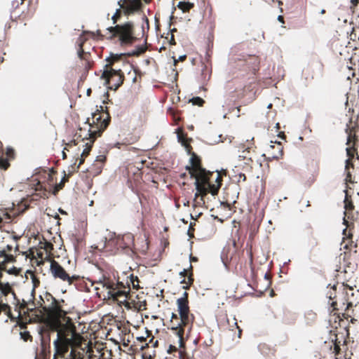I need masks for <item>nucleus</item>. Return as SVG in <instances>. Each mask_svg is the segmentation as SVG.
Here are the masks:
<instances>
[{"label": "nucleus", "instance_id": "1", "mask_svg": "<svg viewBox=\"0 0 359 359\" xmlns=\"http://www.w3.org/2000/svg\"><path fill=\"white\" fill-rule=\"evenodd\" d=\"M188 295V293L184 292L183 296L177 299L178 313H172L170 320V329L177 337L180 348L184 347L185 344V332H191L195 320V317L189 309Z\"/></svg>", "mask_w": 359, "mask_h": 359}, {"label": "nucleus", "instance_id": "2", "mask_svg": "<svg viewBox=\"0 0 359 359\" xmlns=\"http://www.w3.org/2000/svg\"><path fill=\"white\" fill-rule=\"evenodd\" d=\"M128 278L130 280H127L126 284H124L122 282L103 276L102 278L97 282V284L107 290L109 299H112L119 304H123L126 307L129 308L130 304L128 299L130 298V284L133 288L137 290L140 288V281L137 276H135L133 274Z\"/></svg>", "mask_w": 359, "mask_h": 359}, {"label": "nucleus", "instance_id": "3", "mask_svg": "<svg viewBox=\"0 0 359 359\" xmlns=\"http://www.w3.org/2000/svg\"><path fill=\"white\" fill-rule=\"evenodd\" d=\"M104 36L106 40L114 41L121 46H131L139 39V34H136L133 21L109 27L104 32Z\"/></svg>", "mask_w": 359, "mask_h": 359}, {"label": "nucleus", "instance_id": "4", "mask_svg": "<svg viewBox=\"0 0 359 359\" xmlns=\"http://www.w3.org/2000/svg\"><path fill=\"white\" fill-rule=\"evenodd\" d=\"M40 306L47 314L46 325L50 329L57 330L60 326V319L67 314L62 309L65 301L56 299L50 293L46 292L40 297Z\"/></svg>", "mask_w": 359, "mask_h": 359}, {"label": "nucleus", "instance_id": "5", "mask_svg": "<svg viewBox=\"0 0 359 359\" xmlns=\"http://www.w3.org/2000/svg\"><path fill=\"white\" fill-rule=\"evenodd\" d=\"M125 56L124 53H111L110 56L106 59L107 64L104 65L101 79L105 80V84L111 90H116L123 83V72L121 69L114 67L116 63L119 62H121L123 65H126Z\"/></svg>", "mask_w": 359, "mask_h": 359}, {"label": "nucleus", "instance_id": "6", "mask_svg": "<svg viewBox=\"0 0 359 359\" xmlns=\"http://www.w3.org/2000/svg\"><path fill=\"white\" fill-rule=\"evenodd\" d=\"M342 293L335 300L330 303V313L335 316V318H338L339 322L344 318L348 320L351 317L353 313L351 309L353 304L351 299V297L353 296V289L344 282H342Z\"/></svg>", "mask_w": 359, "mask_h": 359}, {"label": "nucleus", "instance_id": "7", "mask_svg": "<svg viewBox=\"0 0 359 359\" xmlns=\"http://www.w3.org/2000/svg\"><path fill=\"white\" fill-rule=\"evenodd\" d=\"M189 163L190 165L186 166V170L189 171L191 178L196 180L195 186L197 192L195 194V198L199 196L203 197L208 194L205 186L210 172L202 167L201 158L195 153L191 154Z\"/></svg>", "mask_w": 359, "mask_h": 359}, {"label": "nucleus", "instance_id": "8", "mask_svg": "<svg viewBox=\"0 0 359 359\" xmlns=\"http://www.w3.org/2000/svg\"><path fill=\"white\" fill-rule=\"evenodd\" d=\"M111 121L109 113L106 111L102 114L97 110L93 114L92 123H89L90 128L87 134L82 137L81 142L84 144V140H89L88 142L93 144L97 137L100 136L102 132L107 128Z\"/></svg>", "mask_w": 359, "mask_h": 359}, {"label": "nucleus", "instance_id": "9", "mask_svg": "<svg viewBox=\"0 0 359 359\" xmlns=\"http://www.w3.org/2000/svg\"><path fill=\"white\" fill-rule=\"evenodd\" d=\"M72 339L66 337H61L59 333L58 337L53 341L55 353L53 359H83V353L76 348H72L69 354L68 353L69 347L72 346Z\"/></svg>", "mask_w": 359, "mask_h": 359}, {"label": "nucleus", "instance_id": "10", "mask_svg": "<svg viewBox=\"0 0 359 359\" xmlns=\"http://www.w3.org/2000/svg\"><path fill=\"white\" fill-rule=\"evenodd\" d=\"M134 247V236L132 233H128L122 236H118L107 241L104 244V249L111 254L118 252H133Z\"/></svg>", "mask_w": 359, "mask_h": 359}, {"label": "nucleus", "instance_id": "11", "mask_svg": "<svg viewBox=\"0 0 359 359\" xmlns=\"http://www.w3.org/2000/svg\"><path fill=\"white\" fill-rule=\"evenodd\" d=\"M60 326L57 330L50 329L52 331H56L57 332V337L59 333L60 336L66 337L69 338L71 336L72 340L76 339L77 337H79V334L76 332V326L74 325L72 320L67 314L65 316L61 317L60 319Z\"/></svg>", "mask_w": 359, "mask_h": 359}, {"label": "nucleus", "instance_id": "12", "mask_svg": "<svg viewBox=\"0 0 359 359\" xmlns=\"http://www.w3.org/2000/svg\"><path fill=\"white\" fill-rule=\"evenodd\" d=\"M50 271L55 278H58L63 282L72 285L74 281L79 279L77 276H70L66 270L55 260L50 262Z\"/></svg>", "mask_w": 359, "mask_h": 359}, {"label": "nucleus", "instance_id": "13", "mask_svg": "<svg viewBox=\"0 0 359 359\" xmlns=\"http://www.w3.org/2000/svg\"><path fill=\"white\" fill-rule=\"evenodd\" d=\"M233 245V248H224L221 255L222 262L226 267L230 266H236L240 262V253L235 249V243Z\"/></svg>", "mask_w": 359, "mask_h": 359}, {"label": "nucleus", "instance_id": "14", "mask_svg": "<svg viewBox=\"0 0 359 359\" xmlns=\"http://www.w3.org/2000/svg\"><path fill=\"white\" fill-rule=\"evenodd\" d=\"M118 5L123 9L125 15H133L142 8V3L139 0H119Z\"/></svg>", "mask_w": 359, "mask_h": 359}, {"label": "nucleus", "instance_id": "15", "mask_svg": "<svg viewBox=\"0 0 359 359\" xmlns=\"http://www.w3.org/2000/svg\"><path fill=\"white\" fill-rule=\"evenodd\" d=\"M83 147V150L82 153L81 154V157L79 158V163L76 165V161H78V158H76V161L74 164L71 165L68 168V174L67 175L68 177H70L72 175L73 173L75 172H77L79 166L83 163L85 161V158L88 156L89 154L91 149H92V142H86L85 144L82 143V144H79V149H80V147Z\"/></svg>", "mask_w": 359, "mask_h": 359}, {"label": "nucleus", "instance_id": "16", "mask_svg": "<svg viewBox=\"0 0 359 359\" xmlns=\"http://www.w3.org/2000/svg\"><path fill=\"white\" fill-rule=\"evenodd\" d=\"M13 247L11 245H7L5 248L0 250V259L3 258L2 264L12 263L15 262L18 255H20L19 245L16 243L14 249V254H12Z\"/></svg>", "mask_w": 359, "mask_h": 359}, {"label": "nucleus", "instance_id": "17", "mask_svg": "<svg viewBox=\"0 0 359 359\" xmlns=\"http://www.w3.org/2000/svg\"><path fill=\"white\" fill-rule=\"evenodd\" d=\"M214 172H210V175H208V180L205 184V188L208 193H211L212 195L215 196L218 194L219 189L222 186V177L220 172H216L215 182L216 184H211L210 182V179L213 177Z\"/></svg>", "mask_w": 359, "mask_h": 359}, {"label": "nucleus", "instance_id": "18", "mask_svg": "<svg viewBox=\"0 0 359 359\" xmlns=\"http://www.w3.org/2000/svg\"><path fill=\"white\" fill-rule=\"evenodd\" d=\"M345 198H344V208H345V218L346 217L347 219L354 221L356 219V217L355 213L353 212L354 210V205L352 201L351 196L348 195V191H345Z\"/></svg>", "mask_w": 359, "mask_h": 359}, {"label": "nucleus", "instance_id": "19", "mask_svg": "<svg viewBox=\"0 0 359 359\" xmlns=\"http://www.w3.org/2000/svg\"><path fill=\"white\" fill-rule=\"evenodd\" d=\"M11 295L13 299H16V294L11 284L8 282H0V299H4V302L8 303V297Z\"/></svg>", "mask_w": 359, "mask_h": 359}, {"label": "nucleus", "instance_id": "20", "mask_svg": "<svg viewBox=\"0 0 359 359\" xmlns=\"http://www.w3.org/2000/svg\"><path fill=\"white\" fill-rule=\"evenodd\" d=\"M158 346V341L154 340V337H151L149 341L144 344L141 345L140 349L144 351L142 356L144 358L152 359L156 355V351L153 350L151 352L148 351L149 348H156Z\"/></svg>", "mask_w": 359, "mask_h": 359}, {"label": "nucleus", "instance_id": "21", "mask_svg": "<svg viewBox=\"0 0 359 359\" xmlns=\"http://www.w3.org/2000/svg\"><path fill=\"white\" fill-rule=\"evenodd\" d=\"M86 40H87L86 37H85L83 36H81L78 39V41H77V43H78V46H79L78 56L81 60H85L87 62V65H89L90 62V53L85 52L83 50V44L85 43Z\"/></svg>", "mask_w": 359, "mask_h": 359}, {"label": "nucleus", "instance_id": "22", "mask_svg": "<svg viewBox=\"0 0 359 359\" xmlns=\"http://www.w3.org/2000/svg\"><path fill=\"white\" fill-rule=\"evenodd\" d=\"M276 145H271L268 150L270 158L273 159H278L283 154V147L280 142H276Z\"/></svg>", "mask_w": 359, "mask_h": 359}, {"label": "nucleus", "instance_id": "23", "mask_svg": "<svg viewBox=\"0 0 359 359\" xmlns=\"http://www.w3.org/2000/svg\"><path fill=\"white\" fill-rule=\"evenodd\" d=\"M352 121H349V123L346 125V133L348 135L346 145H355L358 141L357 136L355 132V128L351 126Z\"/></svg>", "mask_w": 359, "mask_h": 359}, {"label": "nucleus", "instance_id": "24", "mask_svg": "<svg viewBox=\"0 0 359 359\" xmlns=\"http://www.w3.org/2000/svg\"><path fill=\"white\" fill-rule=\"evenodd\" d=\"M350 265H351V263H349V265L347 266L348 271L347 269H345L337 274V278L344 283V281H348L353 276L354 266H351Z\"/></svg>", "mask_w": 359, "mask_h": 359}, {"label": "nucleus", "instance_id": "25", "mask_svg": "<svg viewBox=\"0 0 359 359\" xmlns=\"http://www.w3.org/2000/svg\"><path fill=\"white\" fill-rule=\"evenodd\" d=\"M13 304H15V311L18 312V315L15 317L13 321H15L17 319H20L22 316V311L27 307V303L23 300L20 302V299L16 297V299H13Z\"/></svg>", "mask_w": 359, "mask_h": 359}, {"label": "nucleus", "instance_id": "26", "mask_svg": "<svg viewBox=\"0 0 359 359\" xmlns=\"http://www.w3.org/2000/svg\"><path fill=\"white\" fill-rule=\"evenodd\" d=\"M79 131H80V133H81L82 132V129L80 128ZM75 137H76V139H74V140H71L69 142L66 144V146L64 148V150L62 151V158L63 159H66L67 158V154H66L65 150L68 151L69 148L79 144L80 142L78 141V139H79V137H82V135L81 133H76V135H75Z\"/></svg>", "mask_w": 359, "mask_h": 359}, {"label": "nucleus", "instance_id": "27", "mask_svg": "<svg viewBox=\"0 0 359 359\" xmlns=\"http://www.w3.org/2000/svg\"><path fill=\"white\" fill-rule=\"evenodd\" d=\"M39 247L41 249H43L46 251L45 259L49 258L52 255V251L53 250V245L46 240L39 243Z\"/></svg>", "mask_w": 359, "mask_h": 359}, {"label": "nucleus", "instance_id": "28", "mask_svg": "<svg viewBox=\"0 0 359 359\" xmlns=\"http://www.w3.org/2000/svg\"><path fill=\"white\" fill-rule=\"evenodd\" d=\"M337 284H334L330 287H327V291L326 292V297L330 300H335L339 295H337Z\"/></svg>", "mask_w": 359, "mask_h": 359}, {"label": "nucleus", "instance_id": "29", "mask_svg": "<svg viewBox=\"0 0 359 359\" xmlns=\"http://www.w3.org/2000/svg\"><path fill=\"white\" fill-rule=\"evenodd\" d=\"M36 191H39L38 194L40 195L41 197H44L46 196V192L48 191V188L46 184L41 181H38L35 185L34 188Z\"/></svg>", "mask_w": 359, "mask_h": 359}, {"label": "nucleus", "instance_id": "30", "mask_svg": "<svg viewBox=\"0 0 359 359\" xmlns=\"http://www.w3.org/2000/svg\"><path fill=\"white\" fill-rule=\"evenodd\" d=\"M190 270H191V271L189 273L187 280H186V278H184L181 281V283L185 285L183 286V288L186 289V290H187L190 287V286L193 284L194 280V277H193L192 266L191 265H190Z\"/></svg>", "mask_w": 359, "mask_h": 359}, {"label": "nucleus", "instance_id": "31", "mask_svg": "<svg viewBox=\"0 0 359 359\" xmlns=\"http://www.w3.org/2000/svg\"><path fill=\"white\" fill-rule=\"evenodd\" d=\"M149 19L146 16H144L142 18V32L137 34H139V39L142 38L144 36L145 33L149 31Z\"/></svg>", "mask_w": 359, "mask_h": 359}, {"label": "nucleus", "instance_id": "32", "mask_svg": "<svg viewBox=\"0 0 359 359\" xmlns=\"http://www.w3.org/2000/svg\"><path fill=\"white\" fill-rule=\"evenodd\" d=\"M194 6V4L189 1H180L177 5L178 8L182 10L183 13L189 12Z\"/></svg>", "mask_w": 359, "mask_h": 359}, {"label": "nucleus", "instance_id": "33", "mask_svg": "<svg viewBox=\"0 0 359 359\" xmlns=\"http://www.w3.org/2000/svg\"><path fill=\"white\" fill-rule=\"evenodd\" d=\"M123 14V9L121 8V7L116 10V12L111 17V20L114 25L118 24L117 22L120 20Z\"/></svg>", "mask_w": 359, "mask_h": 359}, {"label": "nucleus", "instance_id": "34", "mask_svg": "<svg viewBox=\"0 0 359 359\" xmlns=\"http://www.w3.org/2000/svg\"><path fill=\"white\" fill-rule=\"evenodd\" d=\"M346 151L348 158H353L355 154L358 155V150L355 145H348V147L346 148Z\"/></svg>", "mask_w": 359, "mask_h": 359}, {"label": "nucleus", "instance_id": "35", "mask_svg": "<svg viewBox=\"0 0 359 359\" xmlns=\"http://www.w3.org/2000/svg\"><path fill=\"white\" fill-rule=\"evenodd\" d=\"M86 34H88L91 35L93 38H97L100 40H104L106 39V36H104V34H102V32L100 29H97L96 32H83V34L81 36H85L84 35Z\"/></svg>", "mask_w": 359, "mask_h": 359}, {"label": "nucleus", "instance_id": "36", "mask_svg": "<svg viewBox=\"0 0 359 359\" xmlns=\"http://www.w3.org/2000/svg\"><path fill=\"white\" fill-rule=\"evenodd\" d=\"M69 177H68L65 173V176L63 177V178L62 179L61 182L58 184H56L54 187V190H53V194H56L57 192H58L60 189H62L63 188V187L65 186V184L66 182H67L69 180Z\"/></svg>", "mask_w": 359, "mask_h": 359}, {"label": "nucleus", "instance_id": "37", "mask_svg": "<svg viewBox=\"0 0 359 359\" xmlns=\"http://www.w3.org/2000/svg\"><path fill=\"white\" fill-rule=\"evenodd\" d=\"M177 130V137L179 142H180L182 144L183 143V141L187 142V140H191V138L187 137V133H184L182 129L179 128Z\"/></svg>", "mask_w": 359, "mask_h": 359}, {"label": "nucleus", "instance_id": "38", "mask_svg": "<svg viewBox=\"0 0 359 359\" xmlns=\"http://www.w3.org/2000/svg\"><path fill=\"white\" fill-rule=\"evenodd\" d=\"M20 338L24 341H32V336L30 334L29 332L27 330H23L20 332Z\"/></svg>", "mask_w": 359, "mask_h": 359}, {"label": "nucleus", "instance_id": "39", "mask_svg": "<svg viewBox=\"0 0 359 359\" xmlns=\"http://www.w3.org/2000/svg\"><path fill=\"white\" fill-rule=\"evenodd\" d=\"M35 251H36V248H30L27 252H20V254L22 253L23 255H25L26 258H29L30 259H36Z\"/></svg>", "mask_w": 359, "mask_h": 359}, {"label": "nucleus", "instance_id": "40", "mask_svg": "<svg viewBox=\"0 0 359 359\" xmlns=\"http://www.w3.org/2000/svg\"><path fill=\"white\" fill-rule=\"evenodd\" d=\"M190 101L193 103L194 105H198L199 107H202L205 103L204 100L200 97H193Z\"/></svg>", "mask_w": 359, "mask_h": 359}, {"label": "nucleus", "instance_id": "41", "mask_svg": "<svg viewBox=\"0 0 359 359\" xmlns=\"http://www.w3.org/2000/svg\"><path fill=\"white\" fill-rule=\"evenodd\" d=\"M10 166V163L7 158H0V168L6 170Z\"/></svg>", "mask_w": 359, "mask_h": 359}, {"label": "nucleus", "instance_id": "42", "mask_svg": "<svg viewBox=\"0 0 359 359\" xmlns=\"http://www.w3.org/2000/svg\"><path fill=\"white\" fill-rule=\"evenodd\" d=\"M340 351H341L340 341H337V339H336L334 342V347H333L332 352L335 355H339L340 353Z\"/></svg>", "mask_w": 359, "mask_h": 359}, {"label": "nucleus", "instance_id": "43", "mask_svg": "<svg viewBox=\"0 0 359 359\" xmlns=\"http://www.w3.org/2000/svg\"><path fill=\"white\" fill-rule=\"evenodd\" d=\"M191 141V140H187V142L183 141V143L182 144L185 147L187 153L191 156V154H193L194 152L192 151L193 148L190 144Z\"/></svg>", "mask_w": 359, "mask_h": 359}, {"label": "nucleus", "instance_id": "44", "mask_svg": "<svg viewBox=\"0 0 359 359\" xmlns=\"http://www.w3.org/2000/svg\"><path fill=\"white\" fill-rule=\"evenodd\" d=\"M346 176L345 178L346 184H347V183L353 184L354 181L353 180L352 174L351 173V172L349 170H346Z\"/></svg>", "mask_w": 359, "mask_h": 359}, {"label": "nucleus", "instance_id": "45", "mask_svg": "<svg viewBox=\"0 0 359 359\" xmlns=\"http://www.w3.org/2000/svg\"><path fill=\"white\" fill-rule=\"evenodd\" d=\"M353 159V158H348V159L346 161L345 170H349L350 168H354Z\"/></svg>", "mask_w": 359, "mask_h": 359}, {"label": "nucleus", "instance_id": "46", "mask_svg": "<svg viewBox=\"0 0 359 359\" xmlns=\"http://www.w3.org/2000/svg\"><path fill=\"white\" fill-rule=\"evenodd\" d=\"M147 333H148V332L147 331ZM149 334H147V336L145 337H138L136 338L137 341H138L139 342H140L142 345V344H144L145 343H147V337H149Z\"/></svg>", "mask_w": 359, "mask_h": 359}, {"label": "nucleus", "instance_id": "47", "mask_svg": "<svg viewBox=\"0 0 359 359\" xmlns=\"http://www.w3.org/2000/svg\"><path fill=\"white\" fill-rule=\"evenodd\" d=\"M1 216L4 218L5 223H8L11 219L10 215L8 212H3L2 215Z\"/></svg>", "mask_w": 359, "mask_h": 359}, {"label": "nucleus", "instance_id": "48", "mask_svg": "<svg viewBox=\"0 0 359 359\" xmlns=\"http://www.w3.org/2000/svg\"><path fill=\"white\" fill-rule=\"evenodd\" d=\"M35 255L36 258L38 257L41 259H46L45 257H43V252H41L40 250L36 249Z\"/></svg>", "mask_w": 359, "mask_h": 359}, {"label": "nucleus", "instance_id": "49", "mask_svg": "<svg viewBox=\"0 0 359 359\" xmlns=\"http://www.w3.org/2000/svg\"><path fill=\"white\" fill-rule=\"evenodd\" d=\"M178 351V348L174 345H170L168 349V353H172Z\"/></svg>", "mask_w": 359, "mask_h": 359}, {"label": "nucleus", "instance_id": "50", "mask_svg": "<svg viewBox=\"0 0 359 359\" xmlns=\"http://www.w3.org/2000/svg\"><path fill=\"white\" fill-rule=\"evenodd\" d=\"M6 155L10 158H13L14 157V150L12 148H8L6 150Z\"/></svg>", "mask_w": 359, "mask_h": 359}, {"label": "nucleus", "instance_id": "51", "mask_svg": "<svg viewBox=\"0 0 359 359\" xmlns=\"http://www.w3.org/2000/svg\"><path fill=\"white\" fill-rule=\"evenodd\" d=\"M32 282L34 284V287H38L40 284V281H39V278H36L34 275H33L32 277Z\"/></svg>", "mask_w": 359, "mask_h": 359}, {"label": "nucleus", "instance_id": "52", "mask_svg": "<svg viewBox=\"0 0 359 359\" xmlns=\"http://www.w3.org/2000/svg\"><path fill=\"white\" fill-rule=\"evenodd\" d=\"M17 323L19 325V327H20V330H25L27 329V323H23L20 320H18Z\"/></svg>", "mask_w": 359, "mask_h": 359}, {"label": "nucleus", "instance_id": "53", "mask_svg": "<svg viewBox=\"0 0 359 359\" xmlns=\"http://www.w3.org/2000/svg\"><path fill=\"white\" fill-rule=\"evenodd\" d=\"M248 254L250 259V264L252 265L253 264V255L251 250H248Z\"/></svg>", "mask_w": 359, "mask_h": 359}, {"label": "nucleus", "instance_id": "54", "mask_svg": "<svg viewBox=\"0 0 359 359\" xmlns=\"http://www.w3.org/2000/svg\"><path fill=\"white\" fill-rule=\"evenodd\" d=\"M169 43L170 45H172V46L176 44L175 36H174L173 34H170V38L169 39Z\"/></svg>", "mask_w": 359, "mask_h": 359}, {"label": "nucleus", "instance_id": "55", "mask_svg": "<svg viewBox=\"0 0 359 359\" xmlns=\"http://www.w3.org/2000/svg\"><path fill=\"white\" fill-rule=\"evenodd\" d=\"M12 238L14 240L15 243L18 242L21 238V236L16 235L15 232L12 233Z\"/></svg>", "mask_w": 359, "mask_h": 359}, {"label": "nucleus", "instance_id": "56", "mask_svg": "<svg viewBox=\"0 0 359 359\" xmlns=\"http://www.w3.org/2000/svg\"><path fill=\"white\" fill-rule=\"evenodd\" d=\"M189 272L188 271V270L184 269L180 273V275L184 278H185V277L189 275Z\"/></svg>", "mask_w": 359, "mask_h": 359}, {"label": "nucleus", "instance_id": "57", "mask_svg": "<svg viewBox=\"0 0 359 359\" xmlns=\"http://www.w3.org/2000/svg\"><path fill=\"white\" fill-rule=\"evenodd\" d=\"M357 38H358L357 34L355 32V31L353 29V32L350 34V39L353 41H355Z\"/></svg>", "mask_w": 359, "mask_h": 359}, {"label": "nucleus", "instance_id": "58", "mask_svg": "<svg viewBox=\"0 0 359 359\" xmlns=\"http://www.w3.org/2000/svg\"><path fill=\"white\" fill-rule=\"evenodd\" d=\"M241 180L243 182H245L246 180V176L243 173H241L238 176V182H241Z\"/></svg>", "mask_w": 359, "mask_h": 359}, {"label": "nucleus", "instance_id": "59", "mask_svg": "<svg viewBox=\"0 0 359 359\" xmlns=\"http://www.w3.org/2000/svg\"><path fill=\"white\" fill-rule=\"evenodd\" d=\"M48 180L49 181L50 183L53 182V177L51 173L48 174ZM49 185H50V184H49Z\"/></svg>", "mask_w": 359, "mask_h": 359}, {"label": "nucleus", "instance_id": "60", "mask_svg": "<svg viewBox=\"0 0 359 359\" xmlns=\"http://www.w3.org/2000/svg\"><path fill=\"white\" fill-rule=\"evenodd\" d=\"M239 63H241V64H238V65H241V66L243 67L244 68L247 67V65L244 61L239 60Z\"/></svg>", "mask_w": 359, "mask_h": 359}, {"label": "nucleus", "instance_id": "61", "mask_svg": "<svg viewBox=\"0 0 359 359\" xmlns=\"http://www.w3.org/2000/svg\"><path fill=\"white\" fill-rule=\"evenodd\" d=\"M98 160L97 161H104L105 159H106V157L105 156H99L98 157Z\"/></svg>", "mask_w": 359, "mask_h": 359}, {"label": "nucleus", "instance_id": "62", "mask_svg": "<svg viewBox=\"0 0 359 359\" xmlns=\"http://www.w3.org/2000/svg\"><path fill=\"white\" fill-rule=\"evenodd\" d=\"M278 137L282 138V139H285L286 137L285 135L284 134L283 132H280L278 134Z\"/></svg>", "mask_w": 359, "mask_h": 359}, {"label": "nucleus", "instance_id": "63", "mask_svg": "<svg viewBox=\"0 0 359 359\" xmlns=\"http://www.w3.org/2000/svg\"><path fill=\"white\" fill-rule=\"evenodd\" d=\"M278 21H279V22H282V23H284V22H284V18H283V15H279V16L278 17Z\"/></svg>", "mask_w": 359, "mask_h": 359}, {"label": "nucleus", "instance_id": "64", "mask_svg": "<svg viewBox=\"0 0 359 359\" xmlns=\"http://www.w3.org/2000/svg\"><path fill=\"white\" fill-rule=\"evenodd\" d=\"M19 6V2L18 1H13V7H14L15 8H17Z\"/></svg>", "mask_w": 359, "mask_h": 359}]
</instances>
